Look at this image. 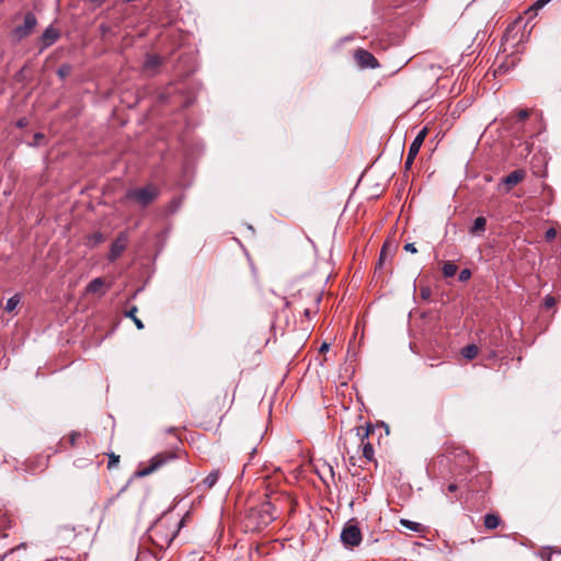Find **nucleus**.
Wrapping results in <instances>:
<instances>
[{
	"instance_id": "f8f14e48",
	"label": "nucleus",
	"mask_w": 561,
	"mask_h": 561,
	"mask_svg": "<svg viewBox=\"0 0 561 561\" xmlns=\"http://www.w3.org/2000/svg\"><path fill=\"white\" fill-rule=\"evenodd\" d=\"M486 229V219L482 216L477 217L469 228V233L472 236H482Z\"/></svg>"
},
{
	"instance_id": "c85d7f7f",
	"label": "nucleus",
	"mask_w": 561,
	"mask_h": 561,
	"mask_svg": "<svg viewBox=\"0 0 561 561\" xmlns=\"http://www.w3.org/2000/svg\"><path fill=\"white\" fill-rule=\"evenodd\" d=\"M470 277H471V271L468 268L460 271V273L458 275V279L460 282H467Z\"/></svg>"
},
{
	"instance_id": "a878e982",
	"label": "nucleus",
	"mask_w": 561,
	"mask_h": 561,
	"mask_svg": "<svg viewBox=\"0 0 561 561\" xmlns=\"http://www.w3.org/2000/svg\"><path fill=\"white\" fill-rule=\"evenodd\" d=\"M370 433V425H367V427H356V434L360 438L362 443L364 444V439L369 436Z\"/></svg>"
},
{
	"instance_id": "6e6552de",
	"label": "nucleus",
	"mask_w": 561,
	"mask_h": 561,
	"mask_svg": "<svg viewBox=\"0 0 561 561\" xmlns=\"http://www.w3.org/2000/svg\"><path fill=\"white\" fill-rule=\"evenodd\" d=\"M60 37V33L57 28L49 25L46 27L41 36V51L50 47Z\"/></svg>"
},
{
	"instance_id": "c03bdc74",
	"label": "nucleus",
	"mask_w": 561,
	"mask_h": 561,
	"mask_svg": "<svg viewBox=\"0 0 561 561\" xmlns=\"http://www.w3.org/2000/svg\"><path fill=\"white\" fill-rule=\"evenodd\" d=\"M316 304H319L321 301V295L317 294L314 297Z\"/></svg>"
},
{
	"instance_id": "4468645a",
	"label": "nucleus",
	"mask_w": 561,
	"mask_h": 561,
	"mask_svg": "<svg viewBox=\"0 0 561 561\" xmlns=\"http://www.w3.org/2000/svg\"><path fill=\"white\" fill-rule=\"evenodd\" d=\"M184 524V519L182 518L179 523H178V529L175 531H173L171 535H168L163 538L162 542H159L158 541V538L156 539V545L159 546L161 549H163L164 547H169L171 545V542L173 541V539L175 538L179 529L183 526Z\"/></svg>"
},
{
	"instance_id": "a211bd4d",
	"label": "nucleus",
	"mask_w": 561,
	"mask_h": 561,
	"mask_svg": "<svg viewBox=\"0 0 561 561\" xmlns=\"http://www.w3.org/2000/svg\"><path fill=\"white\" fill-rule=\"evenodd\" d=\"M461 355L466 359H473L478 355V347H477V345L470 344V345L465 346L461 350Z\"/></svg>"
},
{
	"instance_id": "412c9836",
	"label": "nucleus",
	"mask_w": 561,
	"mask_h": 561,
	"mask_svg": "<svg viewBox=\"0 0 561 561\" xmlns=\"http://www.w3.org/2000/svg\"><path fill=\"white\" fill-rule=\"evenodd\" d=\"M136 312H137V307L133 306V307H130V309L128 311H126L125 316L127 318L133 319L137 329L141 330V329H144V323L140 319L137 318Z\"/></svg>"
},
{
	"instance_id": "7ed1b4c3",
	"label": "nucleus",
	"mask_w": 561,
	"mask_h": 561,
	"mask_svg": "<svg viewBox=\"0 0 561 561\" xmlns=\"http://www.w3.org/2000/svg\"><path fill=\"white\" fill-rule=\"evenodd\" d=\"M176 458V455L174 451H163L159 453L156 456H153L150 459V465L141 470H138L135 472L136 477H146L152 473L153 471L158 470L169 461Z\"/></svg>"
},
{
	"instance_id": "c756f323",
	"label": "nucleus",
	"mask_w": 561,
	"mask_h": 561,
	"mask_svg": "<svg viewBox=\"0 0 561 561\" xmlns=\"http://www.w3.org/2000/svg\"><path fill=\"white\" fill-rule=\"evenodd\" d=\"M557 237V230L554 228H549L545 232V239L546 241H552Z\"/></svg>"
},
{
	"instance_id": "a19ab883",
	"label": "nucleus",
	"mask_w": 561,
	"mask_h": 561,
	"mask_svg": "<svg viewBox=\"0 0 561 561\" xmlns=\"http://www.w3.org/2000/svg\"><path fill=\"white\" fill-rule=\"evenodd\" d=\"M317 310H313L311 311L310 309H305L304 311V314L307 317V318H310L312 313H316Z\"/></svg>"
},
{
	"instance_id": "dca6fc26",
	"label": "nucleus",
	"mask_w": 561,
	"mask_h": 561,
	"mask_svg": "<svg viewBox=\"0 0 561 561\" xmlns=\"http://www.w3.org/2000/svg\"><path fill=\"white\" fill-rule=\"evenodd\" d=\"M400 524L411 531L421 533L424 530V526L422 524L410 519L401 518Z\"/></svg>"
},
{
	"instance_id": "20e7f679",
	"label": "nucleus",
	"mask_w": 561,
	"mask_h": 561,
	"mask_svg": "<svg viewBox=\"0 0 561 561\" xmlns=\"http://www.w3.org/2000/svg\"><path fill=\"white\" fill-rule=\"evenodd\" d=\"M37 25V19L35 16V14L33 12H27L25 15H24V22L22 25H19L16 26L14 30H13V35L14 37L20 41L26 36H28L33 31L34 28L36 27Z\"/></svg>"
},
{
	"instance_id": "f257e3e1",
	"label": "nucleus",
	"mask_w": 561,
	"mask_h": 561,
	"mask_svg": "<svg viewBox=\"0 0 561 561\" xmlns=\"http://www.w3.org/2000/svg\"><path fill=\"white\" fill-rule=\"evenodd\" d=\"M277 517L275 506L271 501H265L260 505L250 508L247 514V527L251 530H260L268 526Z\"/></svg>"
},
{
	"instance_id": "9d476101",
	"label": "nucleus",
	"mask_w": 561,
	"mask_h": 561,
	"mask_svg": "<svg viewBox=\"0 0 561 561\" xmlns=\"http://www.w3.org/2000/svg\"><path fill=\"white\" fill-rule=\"evenodd\" d=\"M165 61L164 58L160 57L156 54H147L145 61H144V70L150 75H156L158 72V69L163 62Z\"/></svg>"
},
{
	"instance_id": "5701e85b",
	"label": "nucleus",
	"mask_w": 561,
	"mask_h": 561,
	"mask_svg": "<svg viewBox=\"0 0 561 561\" xmlns=\"http://www.w3.org/2000/svg\"><path fill=\"white\" fill-rule=\"evenodd\" d=\"M72 72V66L69 64H62L57 70V75L60 79L67 78Z\"/></svg>"
},
{
	"instance_id": "ddd939ff",
	"label": "nucleus",
	"mask_w": 561,
	"mask_h": 561,
	"mask_svg": "<svg viewBox=\"0 0 561 561\" xmlns=\"http://www.w3.org/2000/svg\"><path fill=\"white\" fill-rule=\"evenodd\" d=\"M394 253V247L392 243L386 241L382 247H381V250H380V254H379V261H378V264H377V267L378 268H381L382 264L385 263V261L388 259V257H391Z\"/></svg>"
},
{
	"instance_id": "37998d69",
	"label": "nucleus",
	"mask_w": 561,
	"mask_h": 561,
	"mask_svg": "<svg viewBox=\"0 0 561 561\" xmlns=\"http://www.w3.org/2000/svg\"><path fill=\"white\" fill-rule=\"evenodd\" d=\"M93 4L95 5H101L102 3H104L106 0H90Z\"/></svg>"
},
{
	"instance_id": "1a4fd4ad",
	"label": "nucleus",
	"mask_w": 561,
	"mask_h": 561,
	"mask_svg": "<svg viewBox=\"0 0 561 561\" xmlns=\"http://www.w3.org/2000/svg\"><path fill=\"white\" fill-rule=\"evenodd\" d=\"M355 59L363 68H376L378 66L376 57L364 49H358L355 51Z\"/></svg>"
},
{
	"instance_id": "2eb2a0df",
	"label": "nucleus",
	"mask_w": 561,
	"mask_h": 561,
	"mask_svg": "<svg viewBox=\"0 0 561 561\" xmlns=\"http://www.w3.org/2000/svg\"><path fill=\"white\" fill-rule=\"evenodd\" d=\"M104 286V280L101 277L92 279L87 286L88 294H98Z\"/></svg>"
},
{
	"instance_id": "2f4dec72",
	"label": "nucleus",
	"mask_w": 561,
	"mask_h": 561,
	"mask_svg": "<svg viewBox=\"0 0 561 561\" xmlns=\"http://www.w3.org/2000/svg\"><path fill=\"white\" fill-rule=\"evenodd\" d=\"M91 241L93 244H98L104 241V237L101 232H95L91 236Z\"/></svg>"
},
{
	"instance_id": "0eeeda50",
	"label": "nucleus",
	"mask_w": 561,
	"mask_h": 561,
	"mask_svg": "<svg viewBox=\"0 0 561 561\" xmlns=\"http://www.w3.org/2000/svg\"><path fill=\"white\" fill-rule=\"evenodd\" d=\"M127 236L125 233H119L118 237L114 240V242L111 245L110 253H108V260L115 261L117 260L127 245Z\"/></svg>"
},
{
	"instance_id": "f704fd0d",
	"label": "nucleus",
	"mask_w": 561,
	"mask_h": 561,
	"mask_svg": "<svg viewBox=\"0 0 561 561\" xmlns=\"http://www.w3.org/2000/svg\"><path fill=\"white\" fill-rule=\"evenodd\" d=\"M551 0H537L534 4L536 9L543 8L547 3H549Z\"/></svg>"
},
{
	"instance_id": "cd10ccee",
	"label": "nucleus",
	"mask_w": 561,
	"mask_h": 561,
	"mask_svg": "<svg viewBox=\"0 0 561 561\" xmlns=\"http://www.w3.org/2000/svg\"><path fill=\"white\" fill-rule=\"evenodd\" d=\"M420 296L423 300H430L432 296V289L428 286L421 287Z\"/></svg>"
},
{
	"instance_id": "aec40b11",
	"label": "nucleus",
	"mask_w": 561,
	"mask_h": 561,
	"mask_svg": "<svg viewBox=\"0 0 561 561\" xmlns=\"http://www.w3.org/2000/svg\"><path fill=\"white\" fill-rule=\"evenodd\" d=\"M457 265L453 262H446L444 265H443V268H442V272H443V275L445 277H453L456 275L457 273Z\"/></svg>"
},
{
	"instance_id": "4c0bfd02",
	"label": "nucleus",
	"mask_w": 561,
	"mask_h": 561,
	"mask_svg": "<svg viewBox=\"0 0 561 561\" xmlns=\"http://www.w3.org/2000/svg\"><path fill=\"white\" fill-rule=\"evenodd\" d=\"M548 561H561V552L552 553V556L548 559Z\"/></svg>"
},
{
	"instance_id": "e433bc0d",
	"label": "nucleus",
	"mask_w": 561,
	"mask_h": 561,
	"mask_svg": "<svg viewBox=\"0 0 561 561\" xmlns=\"http://www.w3.org/2000/svg\"><path fill=\"white\" fill-rule=\"evenodd\" d=\"M160 527H162V524H159V526H156L154 529H152L150 537L152 538L153 542H156V539L158 538Z\"/></svg>"
},
{
	"instance_id": "4be33fe9",
	"label": "nucleus",
	"mask_w": 561,
	"mask_h": 561,
	"mask_svg": "<svg viewBox=\"0 0 561 561\" xmlns=\"http://www.w3.org/2000/svg\"><path fill=\"white\" fill-rule=\"evenodd\" d=\"M20 296L19 295H14L12 297H10L8 300H7V304H5V311L8 312H12L16 306L20 304Z\"/></svg>"
},
{
	"instance_id": "c9c22d12",
	"label": "nucleus",
	"mask_w": 561,
	"mask_h": 561,
	"mask_svg": "<svg viewBox=\"0 0 561 561\" xmlns=\"http://www.w3.org/2000/svg\"><path fill=\"white\" fill-rule=\"evenodd\" d=\"M404 250H405L407 252H410V253H416V252H417V250H416V248H415L414 243H407V244L404 245Z\"/></svg>"
},
{
	"instance_id": "b1692460",
	"label": "nucleus",
	"mask_w": 561,
	"mask_h": 561,
	"mask_svg": "<svg viewBox=\"0 0 561 561\" xmlns=\"http://www.w3.org/2000/svg\"><path fill=\"white\" fill-rule=\"evenodd\" d=\"M363 456L368 461L374 459V447L370 443L363 444Z\"/></svg>"
},
{
	"instance_id": "9b49d317",
	"label": "nucleus",
	"mask_w": 561,
	"mask_h": 561,
	"mask_svg": "<svg viewBox=\"0 0 561 561\" xmlns=\"http://www.w3.org/2000/svg\"><path fill=\"white\" fill-rule=\"evenodd\" d=\"M525 176V172L523 170H515L511 172L508 175L502 179V183L512 187L519 183ZM510 188H507L508 191Z\"/></svg>"
},
{
	"instance_id": "a18cd8bd",
	"label": "nucleus",
	"mask_w": 561,
	"mask_h": 561,
	"mask_svg": "<svg viewBox=\"0 0 561 561\" xmlns=\"http://www.w3.org/2000/svg\"><path fill=\"white\" fill-rule=\"evenodd\" d=\"M18 126H19V127H23V126H25V122H24V119H20V121L18 122Z\"/></svg>"
},
{
	"instance_id": "ea45409f",
	"label": "nucleus",
	"mask_w": 561,
	"mask_h": 561,
	"mask_svg": "<svg viewBox=\"0 0 561 561\" xmlns=\"http://www.w3.org/2000/svg\"><path fill=\"white\" fill-rule=\"evenodd\" d=\"M330 347V344L327 342H323L320 346V352H327Z\"/></svg>"
},
{
	"instance_id": "473e14b6",
	"label": "nucleus",
	"mask_w": 561,
	"mask_h": 561,
	"mask_svg": "<svg viewBox=\"0 0 561 561\" xmlns=\"http://www.w3.org/2000/svg\"><path fill=\"white\" fill-rule=\"evenodd\" d=\"M556 305V298L552 297V296H546L545 297V307L546 308H551Z\"/></svg>"
},
{
	"instance_id": "393cba45",
	"label": "nucleus",
	"mask_w": 561,
	"mask_h": 561,
	"mask_svg": "<svg viewBox=\"0 0 561 561\" xmlns=\"http://www.w3.org/2000/svg\"><path fill=\"white\" fill-rule=\"evenodd\" d=\"M12 520L7 513L0 511V530L11 527Z\"/></svg>"
},
{
	"instance_id": "f3484780",
	"label": "nucleus",
	"mask_w": 561,
	"mask_h": 561,
	"mask_svg": "<svg viewBox=\"0 0 561 561\" xmlns=\"http://www.w3.org/2000/svg\"><path fill=\"white\" fill-rule=\"evenodd\" d=\"M500 517L495 514H486L484 516V527L486 529H495L500 525Z\"/></svg>"
},
{
	"instance_id": "79ce46f5",
	"label": "nucleus",
	"mask_w": 561,
	"mask_h": 561,
	"mask_svg": "<svg viewBox=\"0 0 561 561\" xmlns=\"http://www.w3.org/2000/svg\"><path fill=\"white\" fill-rule=\"evenodd\" d=\"M447 490L449 492H455L457 490V484L455 483H450L448 486H447Z\"/></svg>"
},
{
	"instance_id": "39448f33",
	"label": "nucleus",
	"mask_w": 561,
	"mask_h": 561,
	"mask_svg": "<svg viewBox=\"0 0 561 561\" xmlns=\"http://www.w3.org/2000/svg\"><path fill=\"white\" fill-rule=\"evenodd\" d=\"M426 135H427V128L424 127L419 131V134L416 135V137L414 138L412 144L410 145L408 156H407V159L404 162L405 170H409L412 167L413 161H414L415 157L417 156Z\"/></svg>"
},
{
	"instance_id": "72a5a7b5",
	"label": "nucleus",
	"mask_w": 561,
	"mask_h": 561,
	"mask_svg": "<svg viewBox=\"0 0 561 561\" xmlns=\"http://www.w3.org/2000/svg\"><path fill=\"white\" fill-rule=\"evenodd\" d=\"M529 116V111L528 110H519L518 113H517V118L519 121H524L526 119L527 117Z\"/></svg>"
},
{
	"instance_id": "58836bf2",
	"label": "nucleus",
	"mask_w": 561,
	"mask_h": 561,
	"mask_svg": "<svg viewBox=\"0 0 561 561\" xmlns=\"http://www.w3.org/2000/svg\"><path fill=\"white\" fill-rule=\"evenodd\" d=\"M79 436H80V434H77V433H72V434L70 435V445H71V446H75V444H76V439H77V437H79Z\"/></svg>"
},
{
	"instance_id": "423d86ee",
	"label": "nucleus",
	"mask_w": 561,
	"mask_h": 561,
	"mask_svg": "<svg viewBox=\"0 0 561 561\" xmlns=\"http://www.w3.org/2000/svg\"><path fill=\"white\" fill-rule=\"evenodd\" d=\"M341 540L346 547H356L362 541L360 529L356 525H346L341 533Z\"/></svg>"
},
{
	"instance_id": "6ab92c4d",
	"label": "nucleus",
	"mask_w": 561,
	"mask_h": 561,
	"mask_svg": "<svg viewBox=\"0 0 561 561\" xmlns=\"http://www.w3.org/2000/svg\"><path fill=\"white\" fill-rule=\"evenodd\" d=\"M219 479V470H213L204 480L203 484L210 489L213 488Z\"/></svg>"
},
{
	"instance_id": "bb28decb",
	"label": "nucleus",
	"mask_w": 561,
	"mask_h": 561,
	"mask_svg": "<svg viewBox=\"0 0 561 561\" xmlns=\"http://www.w3.org/2000/svg\"><path fill=\"white\" fill-rule=\"evenodd\" d=\"M44 139H45V135L43 133H36V134H34L33 141L30 142V146H34V147L41 146L42 141Z\"/></svg>"
},
{
	"instance_id": "7c9ffc66",
	"label": "nucleus",
	"mask_w": 561,
	"mask_h": 561,
	"mask_svg": "<svg viewBox=\"0 0 561 561\" xmlns=\"http://www.w3.org/2000/svg\"><path fill=\"white\" fill-rule=\"evenodd\" d=\"M118 461H119V456L112 454L110 456L108 463H107L108 469L116 467Z\"/></svg>"
},
{
	"instance_id": "f03ea898",
	"label": "nucleus",
	"mask_w": 561,
	"mask_h": 561,
	"mask_svg": "<svg viewBox=\"0 0 561 561\" xmlns=\"http://www.w3.org/2000/svg\"><path fill=\"white\" fill-rule=\"evenodd\" d=\"M159 193L160 191L156 185L147 184L142 187L128 190L125 198L135 201L141 207H147L159 196Z\"/></svg>"
},
{
	"instance_id": "49530a36",
	"label": "nucleus",
	"mask_w": 561,
	"mask_h": 561,
	"mask_svg": "<svg viewBox=\"0 0 561 561\" xmlns=\"http://www.w3.org/2000/svg\"><path fill=\"white\" fill-rule=\"evenodd\" d=\"M5 557H7V553L2 554V556L0 557V561H3Z\"/></svg>"
}]
</instances>
